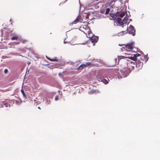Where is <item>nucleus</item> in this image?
Instances as JSON below:
<instances>
[{
  "label": "nucleus",
  "instance_id": "13",
  "mask_svg": "<svg viewBox=\"0 0 160 160\" xmlns=\"http://www.w3.org/2000/svg\"><path fill=\"white\" fill-rule=\"evenodd\" d=\"M117 21L118 23L121 25H123L124 24L123 20L122 21V19L119 18H117Z\"/></svg>",
  "mask_w": 160,
  "mask_h": 160
},
{
  "label": "nucleus",
  "instance_id": "27",
  "mask_svg": "<svg viewBox=\"0 0 160 160\" xmlns=\"http://www.w3.org/2000/svg\"><path fill=\"white\" fill-rule=\"evenodd\" d=\"M38 108L39 109H41V108H40L39 107H38Z\"/></svg>",
  "mask_w": 160,
  "mask_h": 160
},
{
  "label": "nucleus",
  "instance_id": "14",
  "mask_svg": "<svg viewBox=\"0 0 160 160\" xmlns=\"http://www.w3.org/2000/svg\"><path fill=\"white\" fill-rule=\"evenodd\" d=\"M47 58L48 59L51 61H58V59H57V58H55L53 59H51L50 58L47 57Z\"/></svg>",
  "mask_w": 160,
  "mask_h": 160
},
{
  "label": "nucleus",
  "instance_id": "20",
  "mask_svg": "<svg viewBox=\"0 0 160 160\" xmlns=\"http://www.w3.org/2000/svg\"><path fill=\"white\" fill-rule=\"evenodd\" d=\"M21 92L22 93L23 96L24 97H26V96H25V93L24 92L23 90L22 89H21Z\"/></svg>",
  "mask_w": 160,
  "mask_h": 160
},
{
  "label": "nucleus",
  "instance_id": "21",
  "mask_svg": "<svg viewBox=\"0 0 160 160\" xmlns=\"http://www.w3.org/2000/svg\"><path fill=\"white\" fill-rule=\"evenodd\" d=\"M21 42L23 43H25V42H27V41L26 40H21Z\"/></svg>",
  "mask_w": 160,
  "mask_h": 160
},
{
  "label": "nucleus",
  "instance_id": "18",
  "mask_svg": "<svg viewBox=\"0 0 160 160\" xmlns=\"http://www.w3.org/2000/svg\"><path fill=\"white\" fill-rule=\"evenodd\" d=\"M78 20H79L78 19V18H77L74 21L72 22V24H73L77 23L78 22Z\"/></svg>",
  "mask_w": 160,
  "mask_h": 160
},
{
  "label": "nucleus",
  "instance_id": "10",
  "mask_svg": "<svg viewBox=\"0 0 160 160\" xmlns=\"http://www.w3.org/2000/svg\"><path fill=\"white\" fill-rule=\"evenodd\" d=\"M92 64L91 62H87L86 63V64H82L80 65L79 67H78L77 68V70H80L83 69L84 68H86V67H88V66H89L92 65Z\"/></svg>",
  "mask_w": 160,
  "mask_h": 160
},
{
  "label": "nucleus",
  "instance_id": "17",
  "mask_svg": "<svg viewBox=\"0 0 160 160\" xmlns=\"http://www.w3.org/2000/svg\"><path fill=\"white\" fill-rule=\"evenodd\" d=\"M77 18L79 20L78 22H86L85 21H83V20L81 19V17L79 16Z\"/></svg>",
  "mask_w": 160,
  "mask_h": 160
},
{
  "label": "nucleus",
  "instance_id": "6",
  "mask_svg": "<svg viewBox=\"0 0 160 160\" xmlns=\"http://www.w3.org/2000/svg\"><path fill=\"white\" fill-rule=\"evenodd\" d=\"M110 11V9L109 8H107L106 7H105L103 8H102L100 11V13L103 14H105L106 15L108 14L109 13Z\"/></svg>",
  "mask_w": 160,
  "mask_h": 160
},
{
  "label": "nucleus",
  "instance_id": "23",
  "mask_svg": "<svg viewBox=\"0 0 160 160\" xmlns=\"http://www.w3.org/2000/svg\"><path fill=\"white\" fill-rule=\"evenodd\" d=\"M55 101H57L58 100V96L57 95L55 96Z\"/></svg>",
  "mask_w": 160,
  "mask_h": 160
},
{
  "label": "nucleus",
  "instance_id": "16",
  "mask_svg": "<svg viewBox=\"0 0 160 160\" xmlns=\"http://www.w3.org/2000/svg\"><path fill=\"white\" fill-rule=\"evenodd\" d=\"M128 20V18L127 17H125L123 20V21L124 22V23H127V21Z\"/></svg>",
  "mask_w": 160,
  "mask_h": 160
},
{
  "label": "nucleus",
  "instance_id": "15",
  "mask_svg": "<svg viewBox=\"0 0 160 160\" xmlns=\"http://www.w3.org/2000/svg\"><path fill=\"white\" fill-rule=\"evenodd\" d=\"M19 37L17 35H15L14 36L11 38V39L12 40H18L19 39Z\"/></svg>",
  "mask_w": 160,
  "mask_h": 160
},
{
  "label": "nucleus",
  "instance_id": "3",
  "mask_svg": "<svg viewBox=\"0 0 160 160\" xmlns=\"http://www.w3.org/2000/svg\"><path fill=\"white\" fill-rule=\"evenodd\" d=\"M80 28L82 29V31L86 35L92 32L90 28L88 26V25H83L82 26V27H81Z\"/></svg>",
  "mask_w": 160,
  "mask_h": 160
},
{
  "label": "nucleus",
  "instance_id": "1",
  "mask_svg": "<svg viewBox=\"0 0 160 160\" xmlns=\"http://www.w3.org/2000/svg\"><path fill=\"white\" fill-rule=\"evenodd\" d=\"M134 42H132L126 45H123L121 49L122 51H125L127 52L131 51L133 48Z\"/></svg>",
  "mask_w": 160,
  "mask_h": 160
},
{
  "label": "nucleus",
  "instance_id": "19",
  "mask_svg": "<svg viewBox=\"0 0 160 160\" xmlns=\"http://www.w3.org/2000/svg\"><path fill=\"white\" fill-rule=\"evenodd\" d=\"M127 13L126 12H123L122 13L120 14V16L121 18H123L124 16Z\"/></svg>",
  "mask_w": 160,
  "mask_h": 160
},
{
  "label": "nucleus",
  "instance_id": "26",
  "mask_svg": "<svg viewBox=\"0 0 160 160\" xmlns=\"http://www.w3.org/2000/svg\"><path fill=\"white\" fill-rule=\"evenodd\" d=\"M111 16L112 17H113V16H114V15H113H113H112V14H111Z\"/></svg>",
  "mask_w": 160,
  "mask_h": 160
},
{
  "label": "nucleus",
  "instance_id": "24",
  "mask_svg": "<svg viewBox=\"0 0 160 160\" xmlns=\"http://www.w3.org/2000/svg\"><path fill=\"white\" fill-rule=\"evenodd\" d=\"M8 72V69H5L4 71V73H7V72Z\"/></svg>",
  "mask_w": 160,
  "mask_h": 160
},
{
  "label": "nucleus",
  "instance_id": "11",
  "mask_svg": "<svg viewBox=\"0 0 160 160\" xmlns=\"http://www.w3.org/2000/svg\"><path fill=\"white\" fill-rule=\"evenodd\" d=\"M128 69L130 70L131 72L132 70H133L134 68L135 63L133 62H128Z\"/></svg>",
  "mask_w": 160,
  "mask_h": 160
},
{
  "label": "nucleus",
  "instance_id": "7",
  "mask_svg": "<svg viewBox=\"0 0 160 160\" xmlns=\"http://www.w3.org/2000/svg\"><path fill=\"white\" fill-rule=\"evenodd\" d=\"M139 59L140 58H138V61H137L135 62L136 63V64H135L136 67L138 69H141L143 65V63L139 60Z\"/></svg>",
  "mask_w": 160,
  "mask_h": 160
},
{
  "label": "nucleus",
  "instance_id": "8",
  "mask_svg": "<svg viewBox=\"0 0 160 160\" xmlns=\"http://www.w3.org/2000/svg\"><path fill=\"white\" fill-rule=\"evenodd\" d=\"M122 63L120 64L121 69H128V62L125 61H121Z\"/></svg>",
  "mask_w": 160,
  "mask_h": 160
},
{
  "label": "nucleus",
  "instance_id": "28",
  "mask_svg": "<svg viewBox=\"0 0 160 160\" xmlns=\"http://www.w3.org/2000/svg\"><path fill=\"white\" fill-rule=\"evenodd\" d=\"M98 0H96V1H98Z\"/></svg>",
  "mask_w": 160,
  "mask_h": 160
},
{
  "label": "nucleus",
  "instance_id": "2",
  "mask_svg": "<svg viewBox=\"0 0 160 160\" xmlns=\"http://www.w3.org/2000/svg\"><path fill=\"white\" fill-rule=\"evenodd\" d=\"M87 36L88 38H90L92 42L93 43V45H94L95 43L97 42L98 39V37L93 35L92 32L87 35Z\"/></svg>",
  "mask_w": 160,
  "mask_h": 160
},
{
  "label": "nucleus",
  "instance_id": "25",
  "mask_svg": "<svg viewBox=\"0 0 160 160\" xmlns=\"http://www.w3.org/2000/svg\"><path fill=\"white\" fill-rule=\"evenodd\" d=\"M4 105L6 106V107H7L8 106V105L9 104L8 103H5L4 104Z\"/></svg>",
  "mask_w": 160,
  "mask_h": 160
},
{
  "label": "nucleus",
  "instance_id": "9",
  "mask_svg": "<svg viewBox=\"0 0 160 160\" xmlns=\"http://www.w3.org/2000/svg\"><path fill=\"white\" fill-rule=\"evenodd\" d=\"M128 30L129 33L132 34L133 36L135 35V29L133 26L131 25H130L129 27Z\"/></svg>",
  "mask_w": 160,
  "mask_h": 160
},
{
  "label": "nucleus",
  "instance_id": "4",
  "mask_svg": "<svg viewBox=\"0 0 160 160\" xmlns=\"http://www.w3.org/2000/svg\"><path fill=\"white\" fill-rule=\"evenodd\" d=\"M144 58V56L143 57L139 54H133L131 57H129L130 59L134 61H138V58H140L142 60L144 61V60H142V58Z\"/></svg>",
  "mask_w": 160,
  "mask_h": 160
},
{
  "label": "nucleus",
  "instance_id": "22",
  "mask_svg": "<svg viewBox=\"0 0 160 160\" xmlns=\"http://www.w3.org/2000/svg\"><path fill=\"white\" fill-rule=\"evenodd\" d=\"M103 80L104 81V82L105 84H107L108 83L107 80L106 79H104Z\"/></svg>",
  "mask_w": 160,
  "mask_h": 160
},
{
  "label": "nucleus",
  "instance_id": "5",
  "mask_svg": "<svg viewBox=\"0 0 160 160\" xmlns=\"http://www.w3.org/2000/svg\"><path fill=\"white\" fill-rule=\"evenodd\" d=\"M120 72L122 77L124 78L127 77L131 72L128 69H121Z\"/></svg>",
  "mask_w": 160,
  "mask_h": 160
},
{
  "label": "nucleus",
  "instance_id": "12",
  "mask_svg": "<svg viewBox=\"0 0 160 160\" xmlns=\"http://www.w3.org/2000/svg\"><path fill=\"white\" fill-rule=\"evenodd\" d=\"M120 60H121V58H120L119 57H118V58L114 59L113 60V61L115 62V63L114 65H113V66H114V65H116V64H118Z\"/></svg>",
  "mask_w": 160,
  "mask_h": 160
}]
</instances>
